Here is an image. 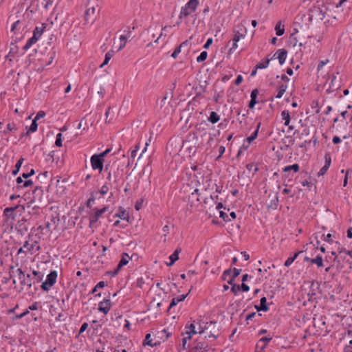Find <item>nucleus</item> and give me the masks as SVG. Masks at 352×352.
<instances>
[{
	"mask_svg": "<svg viewBox=\"0 0 352 352\" xmlns=\"http://www.w3.org/2000/svg\"><path fill=\"white\" fill-rule=\"evenodd\" d=\"M130 260H131V257L129 256V255L127 253H123L122 254V258H121L119 263L117 265V267L113 271L110 272L111 276H116L118 274L120 270L122 267L126 265L129 262Z\"/></svg>",
	"mask_w": 352,
	"mask_h": 352,
	"instance_id": "obj_8",
	"label": "nucleus"
},
{
	"mask_svg": "<svg viewBox=\"0 0 352 352\" xmlns=\"http://www.w3.org/2000/svg\"><path fill=\"white\" fill-rule=\"evenodd\" d=\"M344 352H352V340L349 342L344 347Z\"/></svg>",
	"mask_w": 352,
	"mask_h": 352,
	"instance_id": "obj_52",
	"label": "nucleus"
},
{
	"mask_svg": "<svg viewBox=\"0 0 352 352\" xmlns=\"http://www.w3.org/2000/svg\"><path fill=\"white\" fill-rule=\"evenodd\" d=\"M116 217H119L123 220H126V221H129V214L126 211L122 208H119V212L115 214L114 215Z\"/></svg>",
	"mask_w": 352,
	"mask_h": 352,
	"instance_id": "obj_19",
	"label": "nucleus"
},
{
	"mask_svg": "<svg viewBox=\"0 0 352 352\" xmlns=\"http://www.w3.org/2000/svg\"><path fill=\"white\" fill-rule=\"evenodd\" d=\"M299 165L298 164H294L292 165L287 166L283 168L284 172H289L290 170H294L295 173H297L299 170Z\"/></svg>",
	"mask_w": 352,
	"mask_h": 352,
	"instance_id": "obj_33",
	"label": "nucleus"
},
{
	"mask_svg": "<svg viewBox=\"0 0 352 352\" xmlns=\"http://www.w3.org/2000/svg\"><path fill=\"white\" fill-rule=\"evenodd\" d=\"M207 56H208L207 52L206 51H204V52H202L200 54V55L199 56H197V61L198 63L203 62V61H204L207 58Z\"/></svg>",
	"mask_w": 352,
	"mask_h": 352,
	"instance_id": "obj_43",
	"label": "nucleus"
},
{
	"mask_svg": "<svg viewBox=\"0 0 352 352\" xmlns=\"http://www.w3.org/2000/svg\"><path fill=\"white\" fill-rule=\"evenodd\" d=\"M349 250H346L345 248H340V249H338V254H336L335 252H331L332 255L335 256V257L333 258L334 261H336V260H339L340 258L345 259L346 256L348 255V252H347ZM339 261H338V262Z\"/></svg>",
	"mask_w": 352,
	"mask_h": 352,
	"instance_id": "obj_14",
	"label": "nucleus"
},
{
	"mask_svg": "<svg viewBox=\"0 0 352 352\" xmlns=\"http://www.w3.org/2000/svg\"><path fill=\"white\" fill-rule=\"evenodd\" d=\"M25 280H26V281H28V283H30V284H24L23 285H27V286H28L29 287H32V284L36 283H35V280H32V277H31V275H30V274H27V275L25 276Z\"/></svg>",
	"mask_w": 352,
	"mask_h": 352,
	"instance_id": "obj_50",
	"label": "nucleus"
},
{
	"mask_svg": "<svg viewBox=\"0 0 352 352\" xmlns=\"http://www.w3.org/2000/svg\"><path fill=\"white\" fill-rule=\"evenodd\" d=\"M38 40V39L35 36H32L30 38H29L27 41L25 45L23 47V50L25 51H27L28 49H30L32 46V45L36 43V42Z\"/></svg>",
	"mask_w": 352,
	"mask_h": 352,
	"instance_id": "obj_26",
	"label": "nucleus"
},
{
	"mask_svg": "<svg viewBox=\"0 0 352 352\" xmlns=\"http://www.w3.org/2000/svg\"><path fill=\"white\" fill-rule=\"evenodd\" d=\"M220 120V116L216 112L212 111L210 114V116L208 118V120L212 124H215L218 122Z\"/></svg>",
	"mask_w": 352,
	"mask_h": 352,
	"instance_id": "obj_29",
	"label": "nucleus"
},
{
	"mask_svg": "<svg viewBox=\"0 0 352 352\" xmlns=\"http://www.w3.org/2000/svg\"><path fill=\"white\" fill-rule=\"evenodd\" d=\"M329 63V60L328 59H326L324 60H320L318 65V67H317V69L319 71L320 70L323 66H324L326 64H327Z\"/></svg>",
	"mask_w": 352,
	"mask_h": 352,
	"instance_id": "obj_55",
	"label": "nucleus"
},
{
	"mask_svg": "<svg viewBox=\"0 0 352 352\" xmlns=\"http://www.w3.org/2000/svg\"><path fill=\"white\" fill-rule=\"evenodd\" d=\"M276 34L277 36H282L285 32V28L284 26L281 27L280 22H278L275 27Z\"/></svg>",
	"mask_w": 352,
	"mask_h": 352,
	"instance_id": "obj_36",
	"label": "nucleus"
},
{
	"mask_svg": "<svg viewBox=\"0 0 352 352\" xmlns=\"http://www.w3.org/2000/svg\"><path fill=\"white\" fill-rule=\"evenodd\" d=\"M255 308L258 311H267L269 309L268 306L267 305V298L265 297H263L260 300V305H255Z\"/></svg>",
	"mask_w": 352,
	"mask_h": 352,
	"instance_id": "obj_16",
	"label": "nucleus"
},
{
	"mask_svg": "<svg viewBox=\"0 0 352 352\" xmlns=\"http://www.w3.org/2000/svg\"><path fill=\"white\" fill-rule=\"evenodd\" d=\"M113 54H114L113 50H110L107 53H106L105 57H104V60L100 65V67H102L104 65H107L109 63V61L111 60V58H112Z\"/></svg>",
	"mask_w": 352,
	"mask_h": 352,
	"instance_id": "obj_32",
	"label": "nucleus"
},
{
	"mask_svg": "<svg viewBox=\"0 0 352 352\" xmlns=\"http://www.w3.org/2000/svg\"><path fill=\"white\" fill-rule=\"evenodd\" d=\"M240 286L236 284H233V285L231 287V291L234 294H236L240 290Z\"/></svg>",
	"mask_w": 352,
	"mask_h": 352,
	"instance_id": "obj_61",
	"label": "nucleus"
},
{
	"mask_svg": "<svg viewBox=\"0 0 352 352\" xmlns=\"http://www.w3.org/2000/svg\"><path fill=\"white\" fill-rule=\"evenodd\" d=\"M58 273L56 270H52L47 275L45 280L41 285L44 292H48L50 289L56 283Z\"/></svg>",
	"mask_w": 352,
	"mask_h": 352,
	"instance_id": "obj_5",
	"label": "nucleus"
},
{
	"mask_svg": "<svg viewBox=\"0 0 352 352\" xmlns=\"http://www.w3.org/2000/svg\"><path fill=\"white\" fill-rule=\"evenodd\" d=\"M16 181V183L19 184H22V185H21L20 187L23 188H28L33 184V182L31 179H27L25 181H23L21 177H18Z\"/></svg>",
	"mask_w": 352,
	"mask_h": 352,
	"instance_id": "obj_21",
	"label": "nucleus"
},
{
	"mask_svg": "<svg viewBox=\"0 0 352 352\" xmlns=\"http://www.w3.org/2000/svg\"><path fill=\"white\" fill-rule=\"evenodd\" d=\"M311 107L312 109H315V113H318L320 111V107L319 106V102L317 100H313L311 103Z\"/></svg>",
	"mask_w": 352,
	"mask_h": 352,
	"instance_id": "obj_41",
	"label": "nucleus"
},
{
	"mask_svg": "<svg viewBox=\"0 0 352 352\" xmlns=\"http://www.w3.org/2000/svg\"><path fill=\"white\" fill-rule=\"evenodd\" d=\"M187 294H183L178 296L175 298H173L170 303V305L168 307V310H170L172 307L177 305L179 302H182L184 300V299L186 298Z\"/></svg>",
	"mask_w": 352,
	"mask_h": 352,
	"instance_id": "obj_18",
	"label": "nucleus"
},
{
	"mask_svg": "<svg viewBox=\"0 0 352 352\" xmlns=\"http://www.w3.org/2000/svg\"><path fill=\"white\" fill-rule=\"evenodd\" d=\"M32 274L35 277V283H38L43 279V275L38 271L33 270Z\"/></svg>",
	"mask_w": 352,
	"mask_h": 352,
	"instance_id": "obj_45",
	"label": "nucleus"
},
{
	"mask_svg": "<svg viewBox=\"0 0 352 352\" xmlns=\"http://www.w3.org/2000/svg\"><path fill=\"white\" fill-rule=\"evenodd\" d=\"M199 3V0H189L185 6L189 9L190 12L192 13L196 10Z\"/></svg>",
	"mask_w": 352,
	"mask_h": 352,
	"instance_id": "obj_24",
	"label": "nucleus"
},
{
	"mask_svg": "<svg viewBox=\"0 0 352 352\" xmlns=\"http://www.w3.org/2000/svg\"><path fill=\"white\" fill-rule=\"evenodd\" d=\"M278 196H275L274 199L271 201V204L269 206L270 208L276 209L278 206Z\"/></svg>",
	"mask_w": 352,
	"mask_h": 352,
	"instance_id": "obj_48",
	"label": "nucleus"
},
{
	"mask_svg": "<svg viewBox=\"0 0 352 352\" xmlns=\"http://www.w3.org/2000/svg\"><path fill=\"white\" fill-rule=\"evenodd\" d=\"M37 128L38 124L36 123V120L34 119L28 131L30 133H34L37 130Z\"/></svg>",
	"mask_w": 352,
	"mask_h": 352,
	"instance_id": "obj_44",
	"label": "nucleus"
},
{
	"mask_svg": "<svg viewBox=\"0 0 352 352\" xmlns=\"http://www.w3.org/2000/svg\"><path fill=\"white\" fill-rule=\"evenodd\" d=\"M44 1L45 2L44 8L48 9L50 6L53 5L54 0H44Z\"/></svg>",
	"mask_w": 352,
	"mask_h": 352,
	"instance_id": "obj_62",
	"label": "nucleus"
},
{
	"mask_svg": "<svg viewBox=\"0 0 352 352\" xmlns=\"http://www.w3.org/2000/svg\"><path fill=\"white\" fill-rule=\"evenodd\" d=\"M110 187L111 184L106 182L99 190L100 194H101L102 195H106L109 192Z\"/></svg>",
	"mask_w": 352,
	"mask_h": 352,
	"instance_id": "obj_34",
	"label": "nucleus"
},
{
	"mask_svg": "<svg viewBox=\"0 0 352 352\" xmlns=\"http://www.w3.org/2000/svg\"><path fill=\"white\" fill-rule=\"evenodd\" d=\"M29 314V310L28 309H26L25 311H23V313H21L20 314H17L15 316V319H21L23 317L25 316L26 315H28Z\"/></svg>",
	"mask_w": 352,
	"mask_h": 352,
	"instance_id": "obj_59",
	"label": "nucleus"
},
{
	"mask_svg": "<svg viewBox=\"0 0 352 352\" xmlns=\"http://www.w3.org/2000/svg\"><path fill=\"white\" fill-rule=\"evenodd\" d=\"M111 308L110 299H104L98 303V309L104 314H107Z\"/></svg>",
	"mask_w": 352,
	"mask_h": 352,
	"instance_id": "obj_10",
	"label": "nucleus"
},
{
	"mask_svg": "<svg viewBox=\"0 0 352 352\" xmlns=\"http://www.w3.org/2000/svg\"><path fill=\"white\" fill-rule=\"evenodd\" d=\"M208 348V344L205 342H198L189 352H204L206 351Z\"/></svg>",
	"mask_w": 352,
	"mask_h": 352,
	"instance_id": "obj_12",
	"label": "nucleus"
},
{
	"mask_svg": "<svg viewBox=\"0 0 352 352\" xmlns=\"http://www.w3.org/2000/svg\"><path fill=\"white\" fill-rule=\"evenodd\" d=\"M157 343L154 342L152 336L150 333H147L143 342V345H147L151 347L157 346Z\"/></svg>",
	"mask_w": 352,
	"mask_h": 352,
	"instance_id": "obj_22",
	"label": "nucleus"
},
{
	"mask_svg": "<svg viewBox=\"0 0 352 352\" xmlns=\"http://www.w3.org/2000/svg\"><path fill=\"white\" fill-rule=\"evenodd\" d=\"M192 12H190L189 9L187 8V7L185 6L182 8L180 14H179V18L182 17H186L189 16Z\"/></svg>",
	"mask_w": 352,
	"mask_h": 352,
	"instance_id": "obj_37",
	"label": "nucleus"
},
{
	"mask_svg": "<svg viewBox=\"0 0 352 352\" xmlns=\"http://www.w3.org/2000/svg\"><path fill=\"white\" fill-rule=\"evenodd\" d=\"M199 195V189L196 188V189H195V190H194V191L191 193L190 197H195V198H196V199H197V201H199V197H198Z\"/></svg>",
	"mask_w": 352,
	"mask_h": 352,
	"instance_id": "obj_58",
	"label": "nucleus"
},
{
	"mask_svg": "<svg viewBox=\"0 0 352 352\" xmlns=\"http://www.w3.org/2000/svg\"><path fill=\"white\" fill-rule=\"evenodd\" d=\"M143 199L138 200L135 204V208L136 210H139L142 208L143 204Z\"/></svg>",
	"mask_w": 352,
	"mask_h": 352,
	"instance_id": "obj_53",
	"label": "nucleus"
},
{
	"mask_svg": "<svg viewBox=\"0 0 352 352\" xmlns=\"http://www.w3.org/2000/svg\"><path fill=\"white\" fill-rule=\"evenodd\" d=\"M288 43H289V45H290V46H292V47L296 46V45L298 43V39L295 36H294V34H292L290 35L289 40H288Z\"/></svg>",
	"mask_w": 352,
	"mask_h": 352,
	"instance_id": "obj_39",
	"label": "nucleus"
},
{
	"mask_svg": "<svg viewBox=\"0 0 352 352\" xmlns=\"http://www.w3.org/2000/svg\"><path fill=\"white\" fill-rule=\"evenodd\" d=\"M325 161L324 166L320 168L318 173V176H322L324 175L328 169L329 168L331 164V157L329 155H325L324 157Z\"/></svg>",
	"mask_w": 352,
	"mask_h": 352,
	"instance_id": "obj_11",
	"label": "nucleus"
},
{
	"mask_svg": "<svg viewBox=\"0 0 352 352\" xmlns=\"http://www.w3.org/2000/svg\"><path fill=\"white\" fill-rule=\"evenodd\" d=\"M91 166L93 170H98L100 173L103 169L104 160L97 154L93 155L90 158Z\"/></svg>",
	"mask_w": 352,
	"mask_h": 352,
	"instance_id": "obj_7",
	"label": "nucleus"
},
{
	"mask_svg": "<svg viewBox=\"0 0 352 352\" xmlns=\"http://www.w3.org/2000/svg\"><path fill=\"white\" fill-rule=\"evenodd\" d=\"M261 122H258L257 126H256V129H255V131L251 134L250 136L248 137L245 140V142H249V144H251V142L254 140L257 136H258V131H259V129L261 127Z\"/></svg>",
	"mask_w": 352,
	"mask_h": 352,
	"instance_id": "obj_23",
	"label": "nucleus"
},
{
	"mask_svg": "<svg viewBox=\"0 0 352 352\" xmlns=\"http://www.w3.org/2000/svg\"><path fill=\"white\" fill-rule=\"evenodd\" d=\"M331 87H337V88H341V85L340 84V78H338L336 76H332L331 82L329 85V88Z\"/></svg>",
	"mask_w": 352,
	"mask_h": 352,
	"instance_id": "obj_30",
	"label": "nucleus"
},
{
	"mask_svg": "<svg viewBox=\"0 0 352 352\" xmlns=\"http://www.w3.org/2000/svg\"><path fill=\"white\" fill-rule=\"evenodd\" d=\"M322 237H323V240L329 243H333V240L332 239V234L329 233L327 234H323L322 235Z\"/></svg>",
	"mask_w": 352,
	"mask_h": 352,
	"instance_id": "obj_47",
	"label": "nucleus"
},
{
	"mask_svg": "<svg viewBox=\"0 0 352 352\" xmlns=\"http://www.w3.org/2000/svg\"><path fill=\"white\" fill-rule=\"evenodd\" d=\"M45 27V23H43L41 27H36L33 31V36H35L38 39L42 35Z\"/></svg>",
	"mask_w": 352,
	"mask_h": 352,
	"instance_id": "obj_25",
	"label": "nucleus"
},
{
	"mask_svg": "<svg viewBox=\"0 0 352 352\" xmlns=\"http://www.w3.org/2000/svg\"><path fill=\"white\" fill-rule=\"evenodd\" d=\"M181 47L179 46H178L175 50V51L173 52V54H171V56L174 58H176L177 56H178V54L181 52Z\"/></svg>",
	"mask_w": 352,
	"mask_h": 352,
	"instance_id": "obj_57",
	"label": "nucleus"
},
{
	"mask_svg": "<svg viewBox=\"0 0 352 352\" xmlns=\"http://www.w3.org/2000/svg\"><path fill=\"white\" fill-rule=\"evenodd\" d=\"M310 263L312 264H316L318 267L323 266V258L320 255L316 256V258L310 260Z\"/></svg>",
	"mask_w": 352,
	"mask_h": 352,
	"instance_id": "obj_31",
	"label": "nucleus"
},
{
	"mask_svg": "<svg viewBox=\"0 0 352 352\" xmlns=\"http://www.w3.org/2000/svg\"><path fill=\"white\" fill-rule=\"evenodd\" d=\"M184 336L182 338V347L184 349L186 348V344L188 340H190L192 338V336L190 334H186V330H184V332L182 333Z\"/></svg>",
	"mask_w": 352,
	"mask_h": 352,
	"instance_id": "obj_35",
	"label": "nucleus"
},
{
	"mask_svg": "<svg viewBox=\"0 0 352 352\" xmlns=\"http://www.w3.org/2000/svg\"><path fill=\"white\" fill-rule=\"evenodd\" d=\"M38 308V303L37 302H35L33 304H32L31 305H30L28 309L29 311L30 310L34 311V310H37Z\"/></svg>",
	"mask_w": 352,
	"mask_h": 352,
	"instance_id": "obj_60",
	"label": "nucleus"
},
{
	"mask_svg": "<svg viewBox=\"0 0 352 352\" xmlns=\"http://www.w3.org/2000/svg\"><path fill=\"white\" fill-rule=\"evenodd\" d=\"M18 278L19 279L21 284L23 285L24 284H30L28 281L25 280V274L23 272V270L21 268L17 269L16 270Z\"/></svg>",
	"mask_w": 352,
	"mask_h": 352,
	"instance_id": "obj_27",
	"label": "nucleus"
},
{
	"mask_svg": "<svg viewBox=\"0 0 352 352\" xmlns=\"http://www.w3.org/2000/svg\"><path fill=\"white\" fill-rule=\"evenodd\" d=\"M181 252V249L177 248L175 250V252L170 255L169 259L170 260L169 263H167V265L171 266L174 264V263L179 259V254Z\"/></svg>",
	"mask_w": 352,
	"mask_h": 352,
	"instance_id": "obj_20",
	"label": "nucleus"
},
{
	"mask_svg": "<svg viewBox=\"0 0 352 352\" xmlns=\"http://www.w3.org/2000/svg\"><path fill=\"white\" fill-rule=\"evenodd\" d=\"M140 148L139 145H136L134 148L131 151V157L134 158L136 156V153L138 151Z\"/></svg>",
	"mask_w": 352,
	"mask_h": 352,
	"instance_id": "obj_63",
	"label": "nucleus"
},
{
	"mask_svg": "<svg viewBox=\"0 0 352 352\" xmlns=\"http://www.w3.org/2000/svg\"><path fill=\"white\" fill-rule=\"evenodd\" d=\"M272 339V337L270 336H265V337H263L261 338L260 340H259V343L261 342H263V346H262L261 349H263L266 344L270 342L271 341Z\"/></svg>",
	"mask_w": 352,
	"mask_h": 352,
	"instance_id": "obj_40",
	"label": "nucleus"
},
{
	"mask_svg": "<svg viewBox=\"0 0 352 352\" xmlns=\"http://www.w3.org/2000/svg\"><path fill=\"white\" fill-rule=\"evenodd\" d=\"M127 38H128V37L126 35H121L120 36V40L121 41V43L118 48V51L122 50L123 47H124V46L126 45V43Z\"/></svg>",
	"mask_w": 352,
	"mask_h": 352,
	"instance_id": "obj_42",
	"label": "nucleus"
},
{
	"mask_svg": "<svg viewBox=\"0 0 352 352\" xmlns=\"http://www.w3.org/2000/svg\"><path fill=\"white\" fill-rule=\"evenodd\" d=\"M232 276L233 278H236L240 274V273L241 272V269H237V268H234L233 270H232Z\"/></svg>",
	"mask_w": 352,
	"mask_h": 352,
	"instance_id": "obj_54",
	"label": "nucleus"
},
{
	"mask_svg": "<svg viewBox=\"0 0 352 352\" xmlns=\"http://www.w3.org/2000/svg\"><path fill=\"white\" fill-rule=\"evenodd\" d=\"M276 54H278V59L280 65H283L285 63V59L287 58V50L285 49L278 50L276 52V53L274 55L273 57H274Z\"/></svg>",
	"mask_w": 352,
	"mask_h": 352,
	"instance_id": "obj_15",
	"label": "nucleus"
},
{
	"mask_svg": "<svg viewBox=\"0 0 352 352\" xmlns=\"http://www.w3.org/2000/svg\"><path fill=\"white\" fill-rule=\"evenodd\" d=\"M55 144L58 147L62 146V134L60 133L56 135Z\"/></svg>",
	"mask_w": 352,
	"mask_h": 352,
	"instance_id": "obj_49",
	"label": "nucleus"
},
{
	"mask_svg": "<svg viewBox=\"0 0 352 352\" xmlns=\"http://www.w3.org/2000/svg\"><path fill=\"white\" fill-rule=\"evenodd\" d=\"M105 286V283L104 281H100L92 289V293L96 292L98 289L102 288Z\"/></svg>",
	"mask_w": 352,
	"mask_h": 352,
	"instance_id": "obj_51",
	"label": "nucleus"
},
{
	"mask_svg": "<svg viewBox=\"0 0 352 352\" xmlns=\"http://www.w3.org/2000/svg\"><path fill=\"white\" fill-rule=\"evenodd\" d=\"M243 81V77L241 75H238L236 78L234 80V85L238 86L239 85L241 82Z\"/></svg>",
	"mask_w": 352,
	"mask_h": 352,
	"instance_id": "obj_64",
	"label": "nucleus"
},
{
	"mask_svg": "<svg viewBox=\"0 0 352 352\" xmlns=\"http://www.w3.org/2000/svg\"><path fill=\"white\" fill-rule=\"evenodd\" d=\"M16 229H18L19 232L21 233H23L28 230V223L25 218L23 217L18 221Z\"/></svg>",
	"mask_w": 352,
	"mask_h": 352,
	"instance_id": "obj_13",
	"label": "nucleus"
},
{
	"mask_svg": "<svg viewBox=\"0 0 352 352\" xmlns=\"http://www.w3.org/2000/svg\"><path fill=\"white\" fill-rule=\"evenodd\" d=\"M111 152V148H107L105 151L100 154H97L100 158L104 160V157Z\"/></svg>",
	"mask_w": 352,
	"mask_h": 352,
	"instance_id": "obj_56",
	"label": "nucleus"
},
{
	"mask_svg": "<svg viewBox=\"0 0 352 352\" xmlns=\"http://www.w3.org/2000/svg\"><path fill=\"white\" fill-rule=\"evenodd\" d=\"M234 36L233 41H239L241 38H243L245 36L246 28L242 24H239L236 28L234 30Z\"/></svg>",
	"mask_w": 352,
	"mask_h": 352,
	"instance_id": "obj_9",
	"label": "nucleus"
},
{
	"mask_svg": "<svg viewBox=\"0 0 352 352\" xmlns=\"http://www.w3.org/2000/svg\"><path fill=\"white\" fill-rule=\"evenodd\" d=\"M282 119L284 120L285 126H289L290 122V115L289 112L287 110H284L281 112Z\"/></svg>",
	"mask_w": 352,
	"mask_h": 352,
	"instance_id": "obj_28",
	"label": "nucleus"
},
{
	"mask_svg": "<svg viewBox=\"0 0 352 352\" xmlns=\"http://www.w3.org/2000/svg\"><path fill=\"white\" fill-rule=\"evenodd\" d=\"M258 94V89H252V91L251 93L250 97L251 100L249 103V107L250 109H253L255 106V104L257 103L256 98Z\"/></svg>",
	"mask_w": 352,
	"mask_h": 352,
	"instance_id": "obj_17",
	"label": "nucleus"
},
{
	"mask_svg": "<svg viewBox=\"0 0 352 352\" xmlns=\"http://www.w3.org/2000/svg\"><path fill=\"white\" fill-rule=\"evenodd\" d=\"M314 15H318L320 19L322 20L325 16V13L319 7H314L313 9L309 10L307 13L298 15L295 20L294 24L296 26L302 30L309 28Z\"/></svg>",
	"mask_w": 352,
	"mask_h": 352,
	"instance_id": "obj_1",
	"label": "nucleus"
},
{
	"mask_svg": "<svg viewBox=\"0 0 352 352\" xmlns=\"http://www.w3.org/2000/svg\"><path fill=\"white\" fill-rule=\"evenodd\" d=\"M108 207L104 206L101 209H98L95 208L94 210L95 211L94 214L90 215L89 217V227L92 228L96 223L98 221L99 218L107 211Z\"/></svg>",
	"mask_w": 352,
	"mask_h": 352,
	"instance_id": "obj_6",
	"label": "nucleus"
},
{
	"mask_svg": "<svg viewBox=\"0 0 352 352\" xmlns=\"http://www.w3.org/2000/svg\"><path fill=\"white\" fill-rule=\"evenodd\" d=\"M298 256V253H296L293 256L289 257L285 261L284 265L285 267H289L293 262L296 259Z\"/></svg>",
	"mask_w": 352,
	"mask_h": 352,
	"instance_id": "obj_38",
	"label": "nucleus"
},
{
	"mask_svg": "<svg viewBox=\"0 0 352 352\" xmlns=\"http://www.w3.org/2000/svg\"><path fill=\"white\" fill-rule=\"evenodd\" d=\"M23 245L28 254H38L41 250V246L38 242L35 240L30 234L26 237V240L24 241Z\"/></svg>",
	"mask_w": 352,
	"mask_h": 352,
	"instance_id": "obj_3",
	"label": "nucleus"
},
{
	"mask_svg": "<svg viewBox=\"0 0 352 352\" xmlns=\"http://www.w3.org/2000/svg\"><path fill=\"white\" fill-rule=\"evenodd\" d=\"M25 211V207L22 205H17L14 207L6 208L3 211L5 221L8 224H12L16 217Z\"/></svg>",
	"mask_w": 352,
	"mask_h": 352,
	"instance_id": "obj_2",
	"label": "nucleus"
},
{
	"mask_svg": "<svg viewBox=\"0 0 352 352\" xmlns=\"http://www.w3.org/2000/svg\"><path fill=\"white\" fill-rule=\"evenodd\" d=\"M206 329V325H204V327H200V320H194L190 324H186L185 326L184 330H186V334H190L191 336L195 334H201L204 333V330Z\"/></svg>",
	"mask_w": 352,
	"mask_h": 352,
	"instance_id": "obj_4",
	"label": "nucleus"
},
{
	"mask_svg": "<svg viewBox=\"0 0 352 352\" xmlns=\"http://www.w3.org/2000/svg\"><path fill=\"white\" fill-rule=\"evenodd\" d=\"M270 59H267L265 61L259 63L256 65V69H265L266 68L269 63H270Z\"/></svg>",
	"mask_w": 352,
	"mask_h": 352,
	"instance_id": "obj_46",
	"label": "nucleus"
}]
</instances>
